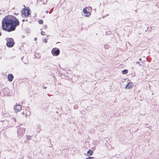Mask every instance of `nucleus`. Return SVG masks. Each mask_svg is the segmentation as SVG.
<instances>
[{
  "mask_svg": "<svg viewBox=\"0 0 159 159\" xmlns=\"http://www.w3.org/2000/svg\"><path fill=\"white\" fill-rule=\"evenodd\" d=\"M2 24L3 30L11 32L15 30L16 27L19 25L20 22L14 16L7 15L2 19Z\"/></svg>",
  "mask_w": 159,
  "mask_h": 159,
  "instance_id": "1",
  "label": "nucleus"
},
{
  "mask_svg": "<svg viewBox=\"0 0 159 159\" xmlns=\"http://www.w3.org/2000/svg\"><path fill=\"white\" fill-rule=\"evenodd\" d=\"M7 42L6 43V45L7 47L9 48L12 47L14 44V42L12 38H7L6 39Z\"/></svg>",
  "mask_w": 159,
  "mask_h": 159,
  "instance_id": "2",
  "label": "nucleus"
},
{
  "mask_svg": "<svg viewBox=\"0 0 159 159\" xmlns=\"http://www.w3.org/2000/svg\"><path fill=\"white\" fill-rule=\"evenodd\" d=\"M30 14V10L29 7H28L27 8H25L22 12V15L23 17L24 16L25 17L28 16Z\"/></svg>",
  "mask_w": 159,
  "mask_h": 159,
  "instance_id": "3",
  "label": "nucleus"
},
{
  "mask_svg": "<svg viewBox=\"0 0 159 159\" xmlns=\"http://www.w3.org/2000/svg\"><path fill=\"white\" fill-rule=\"evenodd\" d=\"M25 129L24 128L20 127L18 128L17 133L19 137H21L23 134L25 133Z\"/></svg>",
  "mask_w": 159,
  "mask_h": 159,
  "instance_id": "4",
  "label": "nucleus"
},
{
  "mask_svg": "<svg viewBox=\"0 0 159 159\" xmlns=\"http://www.w3.org/2000/svg\"><path fill=\"white\" fill-rule=\"evenodd\" d=\"M51 52L53 56H57L60 54V51L58 48H53Z\"/></svg>",
  "mask_w": 159,
  "mask_h": 159,
  "instance_id": "5",
  "label": "nucleus"
},
{
  "mask_svg": "<svg viewBox=\"0 0 159 159\" xmlns=\"http://www.w3.org/2000/svg\"><path fill=\"white\" fill-rule=\"evenodd\" d=\"M21 109V106L19 104L16 105L14 107V109L16 112L20 111Z\"/></svg>",
  "mask_w": 159,
  "mask_h": 159,
  "instance_id": "6",
  "label": "nucleus"
},
{
  "mask_svg": "<svg viewBox=\"0 0 159 159\" xmlns=\"http://www.w3.org/2000/svg\"><path fill=\"white\" fill-rule=\"evenodd\" d=\"M133 86V84L132 82H129L126 85L125 87V88L130 89L132 88Z\"/></svg>",
  "mask_w": 159,
  "mask_h": 159,
  "instance_id": "7",
  "label": "nucleus"
},
{
  "mask_svg": "<svg viewBox=\"0 0 159 159\" xmlns=\"http://www.w3.org/2000/svg\"><path fill=\"white\" fill-rule=\"evenodd\" d=\"M83 11L84 12V13L86 14V15H85L86 17H89L91 15L90 12L88 11L87 10V9L86 8L83 9Z\"/></svg>",
  "mask_w": 159,
  "mask_h": 159,
  "instance_id": "8",
  "label": "nucleus"
},
{
  "mask_svg": "<svg viewBox=\"0 0 159 159\" xmlns=\"http://www.w3.org/2000/svg\"><path fill=\"white\" fill-rule=\"evenodd\" d=\"M7 78L8 80L10 82H11L12 81L14 78V76L11 74H9L7 76Z\"/></svg>",
  "mask_w": 159,
  "mask_h": 159,
  "instance_id": "9",
  "label": "nucleus"
},
{
  "mask_svg": "<svg viewBox=\"0 0 159 159\" xmlns=\"http://www.w3.org/2000/svg\"><path fill=\"white\" fill-rule=\"evenodd\" d=\"M87 153L88 156H91L92 155H93V150H89L88 151Z\"/></svg>",
  "mask_w": 159,
  "mask_h": 159,
  "instance_id": "10",
  "label": "nucleus"
},
{
  "mask_svg": "<svg viewBox=\"0 0 159 159\" xmlns=\"http://www.w3.org/2000/svg\"><path fill=\"white\" fill-rule=\"evenodd\" d=\"M128 70L127 69L121 71V73L123 74H126L128 72Z\"/></svg>",
  "mask_w": 159,
  "mask_h": 159,
  "instance_id": "11",
  "label": "nucleus"
},
{
  "mask_svg": "<svg viewBox=\"0 0 159 159\" xmlns=\"http://www.w3.org/2000/svg\"><path fill=\"white\" fill-rule=\"evenodd\" d=\"M104 47L105 49H108L109 48V46L107 44L104 45Z\"/></svg>",
  "mask_w": 159,
  "mask_h": 159,
  "instance_id": "12",
  "label": "nucleus"
},
{
  "mask_svg": "<svg viewBox=\"0 0 159 159\" xmlns=\"http://www.w3.org/2000/svg\"><path fill=\"white\" fill-rule=\"evenodd\" d=\"M38 22L40 24H42L43 23V21L42 20L40 19L39 20Z\"/></svg>",
  "mask_w": 159,
  "mask_h": 159,
  "instance_id": "13",
  "label": "nucleus"
},
{
  "mask_svg": "<svg viewBox=\"0 0 159 159\" xmlns=\"http://www.w3.org/2000/svg\"><path fill=\"white\" fill-rule=\"evenodd\" d=\"M26 137H27V139L28 140H30L31 139V136H30L29 135H27Z\"/></svg>",
  "mask_w": 159,
  "mask_h": 159,
  "instance_id": "14",
  "label": "nucleus"
},
{
  "mask_svg": "<svg viewBox=\"0 0 159 159\" xmlns=\"http://www.w3.org/2000/svg\"><path fill=\"white\" fill-rule=\"evenodd\" d=\"M85 159H95V158L93 157H89Z\"/></svg>",
  "mask_w": 159,
  "mask_h": 159,
  "instance_id": "15",
  "label": "nucleus"
},
{
  "mask_svg": "<svg viewBox=\"0 0 159 159\" xmlns=\"http://www.w3.org/2000/svg\"><path fill=\"white\" fill-rule=\"evenodd\" d=\"M79 107H78V106L77 105H75L74 106V108L75 109H77Z\"/></svg>",
  "mask_w": 159,
  "mask_h": 159,
  "instance_id": "16",
  "label": "nucleus"
},
{
  "mask_svg": "<svg viewBox=\"0 0 159 159\" xmlns=\"http://www.w3.org/2000/svg\"><path fill=\"white\" fill-rule=\"evenodd\" d=\"M41 34L43 36V35H45V33L44 32H43V31H42L41 32Z\"/></svg>",
  "mask_w": 159,
  "mask_h": 159,
  "instance_id": "17",
  "label": "nucleus"
},
{
  "mask_svg": "<svg viewBox=\"0 0 159 159\" xmlns=\"http://www.w3.org/2000/svg\"><path fill=\"white\" fill-rule=\"evenodd\" d=\"M43 41L45 43H47V39H43Z\"/></svg>",
  "mask_w": 159,
  "mask_h": 159,
  "instance_id": "18",
  "label": "nucleus"
},
{
  "mask_svg": "<svg viewBox=\"0 0 159 159\" xmlns=\"http://www.w3.org/2000/svg\"><path fill=\"white\" fill-rule=\"evenodd\" d=\"M22 21L23 22H24V21H28V19H26V20H25V19H23V20H22Z\"/></svg>",
  "mask_w": 159,
  "mask_h": 159,
  "instance_id": "19",
  "label": "nucleus"
},
{
  "mask_svg": "<svg viewBox=\"0 0 159 159\" xmlns=\"http://www.w3.org/2000/svg\"><path fill=\"white\" fill-rule=\"evenodd\" d=\"M44 27L45 29H46V28H47V26L46 25H45L44 26Z\"/></svg>",
  "mask_w": 159,
  "mask_h": 159,
  "instance_id": "20",
  "label": "nucleus"
},
{
  "mask_svg": "<svg viewBox=\"0 0 159 159\" xmlns=\"http://www.w3.org/2000/svg\"><path fill=\"white\" fill-rule=\"evenodd\" d=\"M139 63H140V62L139 61H137L136 62V64H139Z\"/></svg>",
  "mask_w": 159,
  "mask_h": 159,
  "instance_id": "21",
  "label": "nucleus"
},
{
  "mask_svg": "<svg viewBox=\"0 0 159 159\" xmlns=\"http://www.w3.org/2000/svg\"><path fill=\"white\" fill-rule=\"evenodd\" d=\"M37 38H34V40L35 41H36L37 40Z\"/></svg>",
  "mask_w": 159,
  "mask_h": 159,
  "instance_id": "22",
  "label": "nucleus"
},
{
  "mask_svg": "<svg viewBox=\"0 0 159 159\" xmlns=\"http://www.w3.org/2000/svg\"><path fill=\"white\" fill-rule=\"evenodd\" d=\"M14 119V121H15V122H16V119L15 118H14V119Z\"/></svg>",
  "mask_w": 159,
  "mask_h": 159,
  "instance_id": "23",
  "label": "nucleus"
},
{
  "mask_svg": "<svg viewBox=\"0 0 159 159\" xmlns=\"http://www.w3.org/2000/svg\"><path fill=\"white\" fill-rule=\"evenodd\" d=\"M139 61H142V59L141 58H139Z\"/></svg>",
  "mask_w": 159,
  "mask_h": 159,
  "instance_id": "24",
  "label": "nucleus"
},
{
  "mask_svg": "<svg viewBox=\"0 0 159 159\" xmlns=\"http://www.w3.org/2000/svg\"><path fill=\"white\" fill-rule=\"evenodd\" d=\"M43 88H44L45 89H46L47 88L46 87H43Z\"/></svg>",
  "mask_w": 159,
  "mask_h": 159,
  "instance_id": "25",
  "label": "nucleus"
},
{
  "mask_svg": "<svg viewBox=\"0 0 159 159\" xmlns=\"http://www.w3.org/2000/svg\"><path fill=\"white\" fill-rule=\"evenodd\" d=\"M52 10H51V11H49V13H52Z\"/></svg>",
  "mask_w": 159,
  "mask_h": 159,
  "instance_id": "26",
  "label": "nucleus"
},
{
  "mask_svg": "<svg viewBox=\"0 0 159 159\" xmlns=\"http://www.w3.org/2000/svg\"><path fill=\"white\" fill-rule=\"evenodd\" d=\"M46 12L47 13H48V11H46Z\"/></svg>",
  "mask_w": 159,
  "mask_h": 159,
  "instance_id": "27",
  "label": "nucleus"
},
{
  "mask_svg": "<svg viewBox=\"0 0 159 159\" xmlns=\"http://www.w3.org/2000/svg\"><path fill=\"white\" fill-rule=\"evenodd\" d=\"M2 35V33L1 32H0V36H1Z\"/></svg>",
  "mask_w": 159,
  "mask_h": 159,
  "instance_id": "28",
  "label": "nucleus"
},
{
  "mask_svg": "<svg viewBox=\"0 0 159 159\" xmlns=\"http://www.w3.org/2000/svg\"><path fill=\"white\" fill-rule=\"evenodd\" d=\"M141 65H141V64H140V63L139 64V66H141Z\"/></svg>",
  "mask_w": 159,
  "mask_h": 159,
  "instance_id": "29",
  "label": "nucleus"
},
{
  "mask_svg": "<svg viewBox=\"0 0 159 159\" xmlns=\"http://www.w3.org/2000/svg\"><path fill=\"white\" fill-rule=\"evenodd\" d=\"M14 14H15V15H17L18 14L17 13H14Z\"/></svg>",
  "mask_w": 159,
  "mask_h": 159,
  "instance_id": "30",
  "label": "nucleus"
},
{
  "mask_svg": "<svg viewBox=\"0 0 159 159\" xmlns=\"http://www.w3.org/2000/svg\"><path fill=\"white\" fill-rule=\"evenodd\" d=\"M108 14H107V15H106V16H108Z\"/></svg>",
  "mask_w": 159,
  "mask_h": 159,
  "instance_id": "31",
  "label": "nucleus"
},
{
  "mask_svg": "<svg viewBox=\"0 0 159 159\" xmlns=\"http://www.w3.org/2000/svg\"><path fill=\"white\" fill-rule=\"evenodd\" d=\"M24 112H22V114H24Z\"/></svg>",
  "mask_w": 159,
  "mask_h": 159,
  "instance_id": "32",
  "label": "nucleus"
}]
</instances>
